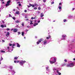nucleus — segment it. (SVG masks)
Returning a JSON list of instances; mask_svg holds the SVG:
<instances>
[{"instance_id":"nucleus-19","label":"nucleus","mask_w":75,"mask_h":75,"mask_svg":"<svg viewBox=\"0 0 75 75\" xmlns=\"http://www.w3.org/2000/svg\"><path fill=\"white\" fill-rule=\"evenodd\" d=\"M57 69H53V71L55 72V71H57Z\"/></svg>"},{"instance_id":"nucleus-6","label":"nucleus","mask_w":75,"mask_h":75,"mask_svg":"<svg viewBox=\"0 0 75 75\" xmlns=\"http://www.w3.org/2000/svg\"><path fill=\"white\" fill-rule=\"evenodd\" d=\"M17 29H14L13 30V32H14V33H16V32H17Z\"/></svg>"},{"instance_id":"nucleus-14","label":"nucleus","mask_w":75,"mask_h":75,"mask_svg":"<svg viewBox=\"0 0 75 75\" xmlns=\"http://www.w3.org/2000/svg\"><path fill=\"white\" fill-rule=\"evenodd\" d=\"M21 33L22 35L24 36V32H21Z\"/></svg>"},{"instance_id":"nucleus-12","label":"nucleus","mask_w":75,"mask_h":75,"mask_svg":"<svg viewBox=\"0 0 75 75\" xmlns=\"http://www.w3.org/2000/svg\"><path fill=\"white\" fill-rule=\"evenodd\" d=\"M16 14H20V12H19V11H17Z\"/></svg>"},{"instance_id":"nucleus-29","label":"nucleus","mask_w":75,"mask_h":75,"mask_svg":"<svg viewBox=\"0 0 75 75\" xmlns=\"http://www.w3.org/2000/svg\"><path fill=\"white\" fill-rule=\"evenodd\" d=\"M62 37L63 38H64V37H66V35H64V36L62 35Z\"/></svg>"},{"instance_id":"nucleus-20","label":"nucleus","mask_w":75,"mask_h":75,"mask_svg":"<svg viewBox=\"0 0 75 75\" xmlns=\"http://www.w3.org/2000/svg\"><path fill=\"white\" fill-rule=\"evenodd\" d=\"M14 59H18V57H15L14 58Z\"/></svg>"},{"instance_id":"nucleus-15","label":"nucleus","mask_w":75,"mask_h":75,"mask_svg":"<svg viewBox=\"0 0 75 75\" xmlns=\"http://www.w3.org/2000/svg\"><path fill=\"white\" fill-rule=\"evenodd\" d=\"M57 61V59L55 58H54V62H56V61Z\"/></svg>"},{"instance_id":"nucleus-54","label":"nucleus","mask_w":75,"mask_h":75,"mask_svg":"<svg viewBox=\"0 0 75 75\" xmlns=\"http://www.w3.org/2000/svg\"><path fill=\"white\" fill-rule=\"evenodd\" d=\"M49 38L48 37H46V39H49Z\"/></svg>"},{"instance_id":"nucleus-23","label":"nucleus","mask_w":75,"mask_h":75,"mask_svg":"<svg viewBox=\"0 0 75 75\" xmlns=\"http://www.w3.org/2000/svg\"><path fill=\"white\" fill-rule=\"evenodd\" d=\"M64 22H66L67 21V20L66 19H64L63 21Z\"/></svg>"},{"instance_id":"nucleus-59","label":"nucleus","mask_w":75,"mask_h":75,"mask_svg":"<svg viewBox=\"0 0 75 75\" xmlns=\"http://www.w3.org/2000/svg\"><path fill=\"white\" fill-rule=\"evenodd\" d=\"M35 38H37V36H35Z\"/></svg>"},{"instance_id":"nucleus-7","label":"nucleus","mask_w":75,"mask_h":75,"mask_svg":"<svg viewBox=\"0 0 75 75\" xmlns=\"http://www.w3.org/2000/svg\"><path fill=\"white\" fill-rule=\"evenodd\" d=\"M44 16V14H43V13H42L40 14V17H42Z\"/></svg>"},{"instance_id":"nucleus-11","label":"nucleus","mask_w":75,"mask_h":75,"mask_svg":"<svg viewBox=\"0 0 75 75\" xmlns=\"http://www.w3.org/2000/svg\"><path fill=\"white\" fill-rule=\"evenodd\" d=\"M17 47H20V45L18 43H17Z\"/></svg>"},{"instance_id":"nucleus-25","label":"nucleus","mask_w":75,"mask_h":75,"mask_svg":"<svg viewBox=\"0 0 75 75\" xmlns=\"http://www.w3.org/2000/svg\"><path fill=\"white\" fill-rule=\"evenodd\" d=\"M9 68L11 69H12V68H13V67H12V66H10Z\"/></svg>"},{"instance_id":"nucleus-45","label":"nucleus","mask_w":75,"mask_h":75,"mask_svg":"<svg viewBox=\"0 0 75 75\" xmlns=\"http://www.w3.org/2000/svg\"><path fill=\"white\" fill-rule=\"evenodd\" d=\"M61 4H61V3L60 2L59 3V5L60 6H61Z\"/></svg>"},{"instance_id":"nucleus-52","label":"nucleus","mask_w":75,"mask_h":75,"mask_svg":"<svg viewBox=\"0 0 75 75\" xmlns=\"http://www.w3.org/2000/svg\"><path fill=\"white\" fill-rule=\"evenodd\" d=\"M2 42H5V41L4 40H2Z\"/></svg>"},{"instance_id":"nucleus-36","label":"nucleus","mask_w":75,"mask_h":75,"mask_svg":"<svg viewBox=\"0 0 75 75\" xmlns=\"http://www.w3.org/2000/svg\"><path fill=\"white\" fill-rule=\"evenodd\" d=\"M49 38H51V36L50 35H49L48 37Z\"/></svg>"},{"instance_id":"nucleus-50","label":"nucleus","mask_w":75,"mask_h":75,"mask_svg":"<svg viewBox=\"0 0 75 75\" xmlns=\"http://www.w3.org/2000/svg\"><path fill=\"white\" fill-rule=\"evenodd\" d=\"M22 25L23 26H24V23H22Z\"/></svg>"},{"instance_id":"nucleus-21","label":"nucleus","mask_w":75,"mask_h":75,"mask_svg":"<svg viewBox=\"0 0 75 75\" xmlns=\"http://www.w3.org/2000/svg\"><path fill=\"white\" fill-rule=\"evenodd\" d=\"M1 27H2V28H4V25H1Z\"/></svg>"},{"instance_id":"nucleus-17","label":"nucleus","mask_w":75,"mask_h":75,"mask_svg":"<svg viewBox=\"0 0 75 75\" xmlns=\"http://www.w3.org/2000/svg\"><path fill=\"white\" fill-rule=\"evenodd\" d=\"M2 60H3V57H1L0 60V61H2Z\"/></svg>"},{"instance_id":"nucleus-16","label":"nucleus","mask_w":75,"mask_h":75,"mask_svg":"<svg viewBox=\"0 0 75 75\" xmlns=\"http://www.w3.org/2000/svg\"><path fill=\"white\" fill-rule=\"evenodd\" d=\"M46 43H47V41L46 40H45L44 42V44H46Z\"/></svg>"},{"instance_id":"nucleus-31","label":"nucleus","mask_w":75,"mask_h":75,"mask_svg":"<svg viewBox=\"0 0 75 75\" xmlns=\"http://www.w3.org/2000/svg\"><path fill=\"white\" fill-rule=\"evenodd\" d=\"M13 19V20H15L16 19V18L14 17H13L12 18Z\"/></svg>"},{"instance_id":"nucleus-51","label":"nucleus","mask_w":75,"mask_h":75,"mask_svg":"<svg viewBox=\"0 0 75 75\" xmlns=\"http://www.w3.org/2000/svg\"><path fill=\"white\" fill-rule=\"evenodd\" d=\"M27 28H29V27H30V26H27Z\"/></svg>"},{"instance_id":"nucleus-13","label":"nucleus","mask_w":75,"mask_h":75,"mask_svg":"<svg viewBox=\"0 0 75 75\" xmlns=\"http://www.w3.org/2000/svg\"><path fill=\"white\" fill-rule=\"evenodd\" d=\"M15 23H20V21H19L17 20L15 21Z\"/></svg>"},{"instance_id":"nucleus-37","label":"nucleus","mask_w":75,"mask_h":75,"mask_svg":"<svg viewBox=\"0 0 75 75\" xmlns=\"http://www.w3.org/2000/svg\"><path fill=\"white\" fill-rule=\"evenodd\" d=\"M19 6H21V4H19Z\"/></svg>"},{"instance_id":"nucleus-28","label":"nucleus","mask_w":75,"mask_h":75,"mask_svg":"<svg viewBox=\"0 0 75 75\" xmlns=\"http://www.w3.org/2000/svg\"><path fill=\"white\" fill-rule=\"evenodd\" d=\"M64 61L65 62H67V60H66V59H65Z\"/></svg>"},{"instance_id":"nucleus-48","label":"nucleus","mask_w":75,"mask_h":75,"mask_svg":"<svg viewBox=\"0 0 75 75\" xmlns=\"http://www.w3.org/2000/svg\"><path fill=\"white\" fill-rule=\"evenodd\" d=\"M49 68L48 67H46V69L47 70V69H48Z\"/></svg>"},{"instance_id":"nucleus-62","label":"nucleus","mask_w":75,"mask_h":75,"mask_svg":"<svg viewBox=\"0 0 75 75\" xmlns=\"http://www.w3.org/2000/svg\"><path fill=\"white\" fill-rule=\"evenodd\" d=\"M2 3V4H4V2H3Z\"/></svg>"},{"instance_id":"nucleus-5","label":"nucleus","mask_w":75,"mask_h":75,"mask_svg":"<svg viewBox=\"0 0 75 75\" xmlns=\"http://www.w3.org/2000/svg\"><path fill=\"white\" fill-rule=\"evenodd\" d=\"M9 35H10V33L9 32H7V34L6 35V37H9Z\"/></svg>"},{"instance_id":"nucleus-42","label":"nucleus","mask_w":75,"mask_h":75,"mask_svg":"<svg viewBox=\"0 0 75 75\" xmlns=\"http://www.w3.org/2000/svg\"><path fill=\"white\" fill-rule=\"evenodd\" d=\"M4 27H6V25H4Z\"/></svg>"},{"instance_id":"nucleus-9","label":"nucleus","mask_w":75,"mask_h":75,"mask_svg":"<svg viewBox=\"0 0 75 75\" xmlns=\"http://www.w3.org/2000/svg\"><path fill=\"white\" fill-rule=\"evenodd\" d=\"M50 64H54V62L53 61H50Z\"/></svg>"},{"instance_id":"nucleus-56","label":"nucleus","mask_w":75,"mask_h":75,"mask_svg":"<svg viewBox=\"0 0 75 75\" xmlns=\"http://www.w3.org/2000/svg\"><path fill=\"white\" fill-rule=\"evenodd\" d=\"M13 11H16V9H13Z\"/></svg>"},{"instance_id":"nucleus-24","label":"nucleus","mask_w":75,"mask_h":75,"mask_svg":"<svg viewBox=\"0 0 75 75\" xmlns=\"http://www.w3.org/2000/svg\"><path fill=\"white\" fill-rule=\"evenodd\" d=\"M12 46L13 47H14V46H15V44L14 43L12 45Z\"/></svg>"},{"instance_id":"nucleus-8","label":"nucleus","mask_w":75,"mask_h":75,"mask_svg":"<svg viewBox=\"0 0 75 75\" xmlns=\"http://www.w3.org/2000/svg\"><path fill=\"white\" fill-rule=\"evenodd\" d=\"M37 25H38V23H35L33 24V25L34 26V27H35V26H36Z\"/></svg>"},{"instance_id":"nucleus-63","label":"nucleus","mask_w":75,"mask_h":75,"mask_svg":"<svg viewBox=\"0 0 75 75\" xmlns=\"http://www.w3.org/2000/svg\"><path fill=\"white\" fill-rule=\"evenodd\" d=\"M9 48V47H7L8 49Z\"/></svg>"},{"instance_id":"nucleus-60","label":"nucleus","mask_w":75,"mask_h":75,"mask_svg":"<svg viewBox=\"0 0 75 75\" xmlns=\"http://www.w3.org/2000/svg\"><path fill=\"white\" fill-rule=\"evenodd\" d=\"M13 30V29H11V31H12Z\"/></svg>"},{"instance_id":"nucleus-58","label":"nucleus","mask_w":75,"mask_h":75,"mask_svg":"<svg viewBox=\"0 0 75 75\" xmlns=\"http://www.w3.org/2000/svg\"><path fill=\"white\" fill-rule=\"evenodd\" d=\"M2 23H4V21H3Z\"/></svg>"},{"instance_id":"nucleus-41","label":"nucleus","mask_w":75,"mask_h":75,"mask_svg":"<svg viewBox=\"0 0 75 75\" xmlns=\"http://www.w3.org/2000/svg\"><path fill=\"white\" fill-rule=\"evenodd\" d=\"M9 46H12V44H9Z\"/></svg>"},{"instance_id":"nucleus-4","label":"nucleus","mask_w":75,"mask_h":75,"mask_svg":"<svg viewBox=\"0 0 75 75\" xmlns=\"http://www.w3.org/2000/svg\"><path fill=\"white\" fill-rule=\"evenodd\" d=\"M41 41H42V39H40V40H38V42H37V44H39L40 42H41Z\"/></svg>"},{"instance_id":"nucleus-2","label":"nucleus","mask_w":75,"mask_h":75,"mask_svg":"<svg viewBox=\"0 0 75 75\" xmlns=\"http://www.w3.org/2000/svg\"><path fill=\"white\" fill-rule=\"evenodd\" d=\"M26 62L25 60H21V61L19 62V64H20V65L23 66V64H24V63H25Z\"/></svg>"},{"instance_id":"nucleus-64","label":"nucleus","mask_w":75,"mask_h":75,"mask_svg":"<svg viewBox=\"0 0 75 75\" xmlns=\"http://www.w3.org/2000/svg\"><path fill=\"white\" fill-rule=\"evenodd\" d=\"M17 3H20V2H18Z\"/></svg>"},{"instance_id":"nucleus-46","label":"nucleus","mask_w":75,"mask_h":75,"mask_svg":"<svg viewBox=\"0 0 75 75\" xmlns=\"http://www.w3.org/2000/svg\"><path fill=\"white\" fill-rule=\"evenodd\" d=\"M34 17H32L31 18V19H32V20H33V19H34Z\"/></svg>"},{"instance_id":"nucleus-49","label":"nucleus","mask_w":75,"mask_h":75,"mask_svg":"<svg viewBox=\"0 0 75 75\" xmlns=\"http://www.w3.org/2000/svg\"><path fill=\"white\" fill-rule=\"evenodd\" d=\"M31 6H28V8H29V7H30Z\"/></svg>"},{"instance_id":"nucleus-1","label":"nucleus","mask_w":75,"mask_h":75,"mask_svg":"<svg viewBox=\"0 0 75 75\" xmlns=\"http://www.w3.org/2000/svg\"><path fill=\"white\" fill-rule=\"evenodd\" d=\"M74 66H75L74 63H71L69 64H67V67H74Z\"/></svg>"},{"instance_id":"nucleus-26","label":"nucleus","mask_w":75,"mask_h":75,"mask_svg":"<svg viewBox=\"0 0 75 75\" xmlns=\"http://www.w3.org/2000/svg\"><path fill=\"white\" fill-rule=\"evenodd\" d=\"M18 34H21V33L20 32H19L18 33Z\"/></svg>"},{"instance_id":"nucleus-39","label":"nucleus","mask_w":75,"mask_h":75,"mask_svg":"<svg viewBox=\"0 0 75 75\" xmlns=\"http://www.w3.org/2000/svg\"><path fill=\"white\" fill-rule=\"evenodd\" d=\"M54 4V2H52L51 3L52 4Z\"/></svg>"},{"instance_id":"nucleus-33","label":"nucleus","mask_w":75,"mask_h":75,"mask_svg":"<svg viewBox=\"0 0 75 75\" xmlns=\"http://www.w3.org/2000/svg\"><path fill=\"white\" fill-rule=\"evenodd\" d=\"M35 6H38V4H35Z\"/></svg>"},{"instance_id":"nucleus-55","label":"nucleus","mask_w":75,"mask_h":75,"mask_svg":"<svg viewBox=\"0 0 75 75\" xmlns=\"http://www.w3.org/2000/svg\"><path fill=\"white\" fill-rule=\"evenodd\" d=\"M18 62H19V61H17V63H18Z\"/></svg>"},{"instance_id":"nucleus-40","label":"nucleus","mask_w":75,"mask_h":75,"mask_svg":"<svg viewBox=\"0 0 75 75\" xmlns=\"http://www.w3.org/2000/svg\"><path fill=\"white\" fill-rule=\"evenodd\" d=\"M6 30H7V31H9V30H10V29L7 28Z\"/></svg>"},{"instance_id":"nucleus-18","label":"nucleus","mask_w":75,"mask_h":75,"mask_svg":"<svg viewBox=\"0 0 75 75\" xmlns=\"http://www.w3.org/2000/svg\"><path fill=\"white\" fill-rule=\"evenodd\" d=\"M31 23H30V25H31L32 24H33V21H30Z\"/></svg>"},{"instance_id":"nucleus-22","label":"nucleus","mask_w":75,"mask_h":75,"mask_svg":"<svg viewBox=\"0 0 75 75\" xmlns=\"http://www.w3.org/2000/svg\"><path fill=\"white\" fill-rule=\"evenodd\" d=\"M59 10L61 9V8H62L61 7V6H59Z\"/></svg>"},{"instance_id":"nucleus-35","label":"nucleus","mask_w":75,"mask_h":75,"mask_svg":"<svg viewBox=\"0 0 75 75\" xmlns=\"http://www.w3.org/2000/svg\"><path fill=\"white\" fill-rule=\"evenodd\" d=\"M38 10H41V7H39L38 8Z\"/></svg>"},{"instance_id":"nucleus-27","label":"nucleus","mask_w":75,"mask_h":75,"mask_svg":"<svg viewBox=\"0 0 75 75\" xmlns=\"http://www.w3.org/2000/svg\"><path fill=\"white\" fill-rule=\"evenodd\" d=\"M43 1L44 3H45V2H46V0H43Z\"/></svg>"},{"instance_id":"nucleus-32","label":"nucleus","mask_w":75,"mask_h":75,"mask_svg":"<svg viewBox=\"0 0 75 75\" xmlns=\"http://www.w3.org/2000/svg\"><path fill=\"white\" fill-rule=\"evenodd\" d=\"M9 17H12V16H11V15H10V14H9Z\"/></svg>"},{"instance_id":"nucleus-30","label":"nucleus","mask_w":75,"mask_h":75,"mask_svg":"<svg viewBox=\"0 0 75 75\" xmlns=\"http://www.w3.org/2000/svg\"><path fill=\"white\" fill-rule=\"evenodd\" d=\"M1 52H5V51H1Z\"/></svg>"},{"instance_id":"nucleus-3","label":"nucleus","mask_w":75,"mask_h":75,"mask_svg":"<svg viewBox=\"0 0 75 75\" xmlns=\"http://www.w3.org/2000/svg\"><path fill=\"white\" fill-rule=\"evenodd\" d=\"M11 2V0H9L7 2L6 4V7H7V6H10V3Z\"/></svg>"},{"instance_id":"nucleus-57","label":"nucleus","mask_w":75,"mask_h":75,"mask_svg":"<svg viewBox=\"0 0 75 75\" xmlns=\"http://www.w3.org/2000/svg\"><path fill=\"white\" fill-rule=\"evenodd\" d=\"M72 10H73V11H74V10H75V8H73Z\"/></svg>"},{"instance_id":"nucleus-34","label":"nucleus","mask_w":75,"mask_h":75,"mask_svg":"<svg viewBox=\"0 0 75 75\" xmlns=\"http://www.w3.org/2000/svg\"><path fill=\"white\" fill-rule=\"evenodd\" d=\"M27 12V10H24V12H25H25Z\"/></svg>"},{"instance_id":"nucleus-44","label":"nucleus","mask_w":75,"mask_h":75,"mask_svg":"<svg viewBox=\"0 0 75 75\" xmlns=\"http://www.w3.org/2000/svg\"><path fill=\"white\" fill-rule=\"evenodd\" d=\"M34 10H37V8L36 7H35L34 8Z\"/></svg>"},{"instance_id":"nucleus-61","label":"nucleus","mask_w":75,"mask_h":75,"mask_svg":"<svg viewBox=\"0 0 75 75\" xmlns=\"http://www.w3.org/2000/svg\"><path fill=\"white\" fill-rule=\"evenodd\" d=\"M74 61H75V58L73 59Z\"/></svg>"},{"instance_id":"nucleus-47","label":"nucleus","mask_w":75,"mask_h":75,"mask_svg":"<svg viewBox=\"0 0 75 75\" xmlns=\"http://www.w3.org/2000/svg\"><path fill=\"white\" fill-rule=\"evenodd\" d=\"M14 63H16L17 62V61L16 60L14 61Z\"/></svg>"},{"instance_id":"nucleus-10","label":"nucleus","mask_w":75,"mask_h":75,"mask_svg":"<svg viewBox=\"0 0 75 75\" xmlns=\"http://www.w3.org/2000/svg\"><path fill=\"white\" fill-rule=\"evenodd\" d=\"M29 5H30V6H32V7H34L35 6H34V5H32L30 4H29Z\"/></svg>"},{"instance_id":"nucleus-38","label":"nucleus","mask_w":75,"mask_h":75,"mask_svg":"<svg viewBox=\"0 0 75 75\" xmlns=\"http://www.w3.org/2000/svg\"><path fill=\"white\" fill-rule=\"evenodd\" d=\"M58 75H61V73H58Z\"/></svg>"},{"instance_id":"nucleus-43","label":"nucleus","mask_w":75,"mask_h":75,"mask_svg":"<svg viewBox=\"0 0 75 75\" xmlns=\"http://www.w3.org/2000/svg\"><path fill=\"white\" fill-rule=\"evenodd\" d=\"M57 74H58V73H59V71H58V70H57Z\"/></svg>"},{"instance_id":"nucleus-53","label":"nucleus","mask_w":75,"mask_h":75,"mask_svg":"<svg viewBox=\"0 0 75 75\" xmlns=\"http://www.w3.org/2000/svg\"><path fill=\"white\" fill-rule=\"evenodd\" d=\"M40 22V21H38V23H39Z\"/></svg>"}]
</instances>
